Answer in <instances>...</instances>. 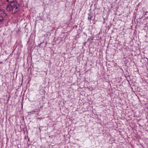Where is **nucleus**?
<instances>
[{"label": "nucleus", "instance_id": "nucleus-1", "mask_svg": "<svg viewBox=\"0 0 148 148\" xmlns=\"http://www.w3.org/2000/svg\"><path fill=\"white\" fill-rule=\"evenodd\" d=\"M18 5L16 1H14L12 2L8 3L7 5L6 9L7 11H11L12 14L16 13L18 11L19 9Z\"/></svg>", "mask_w": 148, "mask_h": 148}, {"label": "nucleus", "instance_id": "nucleus-2", "mask_svg": "<svg viewBox=\"0 0 148 148\" xmlns=\"http://www.w3.org/2000/svg\"><path fill=\"white\" fill-rule=\"evenodd\" d=\"M6 15V14L5 12L4 11L0 9V23L2 21L3 18Z\"/></svg>", "mask_w": 148, "mask_h": 148}, {"label": "nucleus", "instance_id": "nucleus-3", "mask_svg": "<svg viewBox=\"0 0 148 148\" xmlns=\"http://www.w3.org/2000/svg\"><path fill=\"white\" fill-rule=\"evenodd\" d=\"M88 19L89 20H91L92 16H91V14H88Z\"/></svg>", "mask_w": 148, "mask_h": 148}]
</instances>
